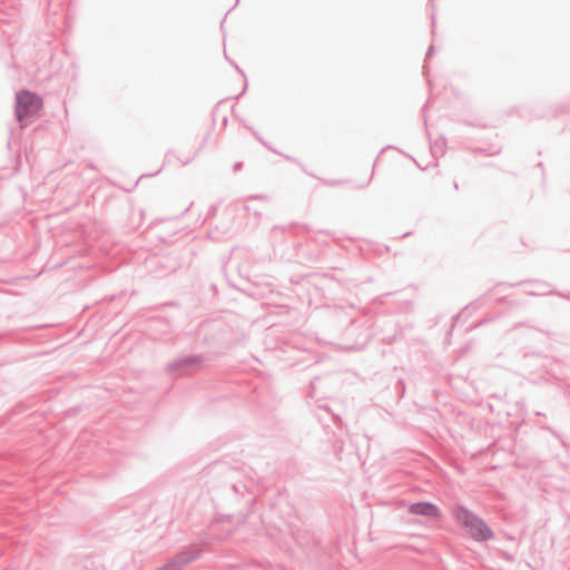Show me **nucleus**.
<instances>
[{"label": "nucleus", "instance_id": "3", "mask_svg": "<svg viewBox=\"0 0 570 570\" xmlns=\"http://www.w3.org/2000/svg\"><path fill=\"white\" fill-rule=\"evenodd\" d=\"M409 511L412 514L423 515L433 519H438L441 515L439 508L430 502H420L411 504Z\"/></svg>", "mask_w": 570, "mask_h": 570}, {"label": "nucleus", "instance_id": "1", "mask_svg": "<svg viewBox=\"0 0 570 570\" xmlns=\"http://www.w3.org/2000/svg\"><path fill=\"white\" fill-rule=\"evenodd\" d=\"M456 521L464 527L469 534L475 540H487L491 538L490 529L483 523V521L476 518L474 514L469 512L464 508H456L454 511Z\"/></svg>", "mask_w": 570, "mask_h": 570}, {"label": "nucleus", "instance_id": "2", "mask_svg": "<svg viewBox=\"0 0 570 570\" xmlns=\"http://www.w3.org/2000/svg\"><path fill=\"white\" fill-rule=\"evenodd\" d=\"M42 106L41 99L35 94L22 90L18 92L16 99V112L20 122L36 115Z\"/></svg>", "mask_w": 570, "mask_h": 570}, {"label": "nucleus", "instance_id": "4", "mask_svg": "<svg viewBox=\"0 0 570 570\" xmlns=\"http://www.w3.org/2000/svg\"><path fill=\"white\" fill-rule=\"evenodd\" d=\"M159 570H173V566L171 564H167V566H165L164 568H161Z\"/></svg>", "mask_w": 570, "mask_h": 570}]
</instances>
